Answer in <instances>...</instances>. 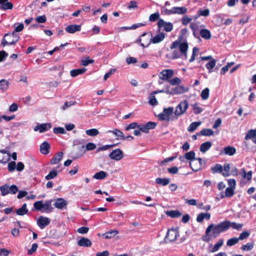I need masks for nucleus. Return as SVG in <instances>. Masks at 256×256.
<instances>
[{
	"label": "nucleus",
	"mask_w": 256,
	"mask_h": 256,
	"mask_svg": "<svg viewBox=\"0 0 256 256\" xmlns=\"http://www.w3.org/2000/svg\"><path fill=\"white\" fill-rule=\"evenodd\" d=\"M228 220H224L218 224H211L209 225L206 230L204 235L202 236V240L204 242H209L212 238V237L209 235L212 230V232L213 238H216L218 237L220 233L228 230Z\"/></svg>",
	"instance_id": "obj_1"
},
{
	"label": "nucleus",
	"mask_w": 256,
	"mask_h": 256,
	"mask_svg": "<svg viewBox=\"0 0 256 256\" xmlns=\"http://www.w3.org/2000/svg\"><path fill=\"white\" fill-rule=\"evenodd\" d=\"M188 48V43L186 41L180 42L178 40L172 42L170 46V50H174L172 54V58L177 59L182 56L186 58Z\"/></svg>",
	"instance_id": "obj_2"
},
{
	"label": "nucleus",
	"mask_w": 256,
	"mask_h": 256,
	"mask_svg": "<svg viewBox=\"0 0 256 256\" xmlns=\"http://www.w3.org/2000/svg\"><path fill=\"white\" fill-rule=\"evenodd\" d=\"M18 35L15 32L6 34L3 38L1 45L5 46L6 45H12L15 44L19 40Z\"/></svg>",
	"instance_id": "obj_3"
},
{
	"label": "nucleus",
	"mask_w": 256,
	"mask_h": 256,
	"mask_svg": "<svg viewBox=\"0 0 256 256\" xmlns=\"http://www.w3.org/2000/svg\"><path fill=\"white\" fill-rule=\"evenodd\" d=\"M0 190L2 196H4L9 194H16L18 191V188L14 184L9 186L8 184H5L4 186H0Z\"/></svg>",
	"instance_id": "obj_4"
},
{
	"label": "nucleus",
	"mask_w": 256,
	"mask_h": 256,
	"mask_svg": "<svg viewBox=\"0 0 256 256\" xmlns=\"http://www.w3.org/2000/svg\"><path fill=\"white\" fill-rule=\"evenodd\" d=\"M178 236V231L174 228H171L168 230L164 238V240L166 243H169L175 241Z\"/></svg>",
	"instance_id": "obj_5"
},
{
	"label": "nucleus",
	"mask_w": 256,
	"mask_h": 256,
	"mask_svg": "<svg viewBox=\"0 0 256 256\" xmlns=\"http://www.w3.org/2000/svg\"><path fill=\"white\" fill-rule=\"evenodd\" d=\"M165 38V34L164 32H160L156 36L152 37L150 38V42L146 46H145L143 43H140V46L145 48L148 47L150 43L158 44L162 42Z\"/></svg>",
	"instance_id": "obj_6"
},
{
	"label": "nucleus",
	"mask_w": 256,
	"mask_h": 256,
	"mask_svg": "<svg viewBox=\"0 0 256 256\" xmlns=\"http://www.w3.org/2000/svg\"><path fill=\"white\" fill-rule=\"evenodd\" d=\"M188 107V102L186 100L180 102L176 107L175 114L176 116H180L184 114Z\"/></svg>",
	"instance_id": "obj_7"
},
{
	"label": "nucleus",
	"mask_w": 256,
	"mask_h": 256,
	"mask_svg": "<svg viewBox=\"0 0 256 256\" xmlns=\"http://www.w3.org/2000/svg\"><path fill=\"white\" fill-rule=\"evenodd\" d=\"M109 157L113 160L119 161L124 156L123 152L120 148L113 150L108 155Z\"/></svg>",
	"instance_id": "obj_8"
},
{
	"label": "nucleus",
	"mask_w": 256,
	"mask_h": 256,
	"mask_svg": "<svg viewBox=\"0 0 256 256\" xmlns=\"http://www.w3.org/2000/svg\"><path fill=\"white\" fill-rule=\"evenodd\" d=\"M156 124L154 122H149L145 124H139L138 129L144 133H148L150 130L155 128Z\"/></svg>",
	"instance_id": "obj_9"
},
{
	"label": "nucleus",
	"mask_w": 256,
	"mask_h": 256,
	"mask_svg": "<svg viewBox=\"0 0 256 256\" xmlns=\"http://www.w3.org/2000/svg\"><path fill=\"white\" fill-rule=\"evenodd\" d=\"M174 71L170 69H166L162 70L159 74V78L164 80H168L172 77Z\"/></svg>",
	"instance_id": "obj_10"
},
{
	"label": "nucleus",
	"mask_w": 256,
	"mask_h": 256,
	"mask_svg": "<svg viewBox=\"0 0 256 256\" xmlns=\"http://www.w3.org/2000/svg\"><path fill=\"white\" fill-rule=\"evenodd\" d=\"M158 26L159 28L164 27V30L167 32L172 31L173 28V25L171 22H166L162 19H160L158 22Z\"/></svg>",
	"instance_id": "obj_11"
},
{
	"label": "nucleus",
	"mask_w": 256,
	"mask_h": 256,
	"mask_svg": "<svg viewBox=\"0 0 256 256\" xmlns=\"http://www.w3.org/2000/svg\"><path fill=\"white\" fill-rule=\"evenodd\" d=\"M52 126L50 123H44L42 124H38L34 128L35 132L38 131L40 133L48 131L51 128Z\"/></svg>",
	"instance_id": "obj_12"
},
{
	"label": "nucleus",
	"mask_w": 256,
	"mask_h": 256,
	"mask_svg": "<svg viewBox=\"0 0 256 256\" xmlns=\"http://www.w3.org/2000/svg\"><path fill=\"white\" fill-rule=\"evenodd\" d=\"M178 159L182 162H184L185 160H190L192 162V160H196L195 158V152L192 150L186 153L184 156H180Z\"/></svg>",
	"instance_id": "obj_13"
},
{
	"label": "nucleus",
	"mask_w": 256,
	"mask_h": 256,
	"mask_svg": "<svg viewBox=\"0 0 256 256\" xmlns=\"http://www.w3.org/2000/svg\"><path fill=\"white\" fill-rule=\"evenodd\" d=\"M50 222L48 218L40 216L37 220V224L41 229H43L50 224Z\"/></svg>",
	"instance_id": "obj_14"
},
{
	"label": "nucleus",
	"mask_w": 256,
	"mask_h": 256,
	"mask_svg": "<svg viewBox=\"0 0 256 256\" xmlns=\"http://www.w3.org/2000/svg\"><path fill=\"white\" fill-rule=\"evenodd\" d=\"M96 148V144L92 142H88L86 144V146H82L79 147V150L82 152L80 156L83 155L86 150H94Z\"/></svg>",
	"instance_id": "obj_15"
},
{
	"label": "nucleus",
	"mask_w": 256,
	"mask_h": 256,
	"mask_svg": "<svg viewBox=\"0 0 256 256\" xmlns=\"http://www.w3.org/2000/svg\"><path fill=\"white\" fill-rule=\"evenodd\" d=\"M198 160V166H195L194 162L192 163L191 162H190V167L194 171H195V172H197L201 168L202 166L203 163H204V164H205V162H203L202 158H196V160Z\"/></svg>",
	"instance_id": "obj_16"
},
{
	"label": "nucleus",
	"mask_w": 256,
	"mask_h": 256,
	"mask_svg": "<svg viewBox=\"0 0 256 256\" xmlns=\"http://www.w3.org/2000/svg\"><path fill=\"white\" fill-rule=\"evenodd\" d=\"M78 244L80 246L90 247L92 246V242L88 238L82 237L78 241Z\"/></svg>",
	"instance_id": "obj_17"
},
{
	"label": "nucleus",
	"mask_w": 256,
	"mask_h": 256,
	"mask_svg": "<svg viewBox=\"0 0 256 256\" xmlns=\"http://www.w3.org/2000/svg\"><path fill=\"white\" fill-rule=\"evenodd\" d=\"M0 8L2 10H12L13 4L8 2V0H0Z\"/></svg>",
	"instance_id": "obj_18"
},
{
	"label": "nucleus",
	"mask_w": 256,
	"mask_h": 256,
	"mask_svg": "<svg viewBox=\"0 0 256 256\" xmlns=\"http://www.w3.org/2000/svg\"><path fill=\"white\" fill-rule=\"evenodd\" d=\"M81 30L80 25L72 24L66 28V32L70 34H74L76 32H80Z\"/></svg>",
	"instance_id": "obj_19"
},
{
	"label": "nucleus",
	"mask_w": 256,
	"mask_h": 256,
	"mask_svg": "<svg viewBox=\"0 0 256 256\" xmlns=\"http://www.w3.org/2000/svg\"><path fill=\"white\" fill-rule=\"evenodd\" d=\"M10 160V154L4 150H0V163L6 164Z\"/></svg>",
	"instance_id": "obj_20"
},
{
	"label": "nucleus",
	"mask_w": 256,
	"mask_h": 256,
	"mask_svg": "<svg viewBox=\"0 0 256 256\" xmlns=\"http://www.w3.org/2000/svg\"><path fill=\"white\" fill-rule=\"evenodd\" d=\"M68 202L62 198H58L54 204V206L58 209H62L66 206Z\"/></svg>",
	"instance_id": "obj_21"
},
{
	"label": "nucleus",
	"mask_w": 256,
	"mask_h": 256,
	"mask_svg": "<svg viewBox=\"0 0 256 256\" xmlns=\"http://www.w3.org/2000/svg\"><path fill=\"white\" fill-rule=\"evenodd\" d=\"M236 152V149L231 146H228L224 148V150L221 151V154H224L230 156H233Z\"/></svg>",
	"instance_id": "obj_22"
},
{
	"label": "nucleus",
	"mask_w": 256,
	"mask_h": 256,
	"mask_svg": "<svg viewBox=\"0 0 256 256\" xmlns=\"http://www.w3.org/2000/svg\"><path fill=\"white\" fill-rule=\"evenodd\" d=\"M50 145L46 142H44L40 146V152L43 154H47L49 153Z\"/></svg>",
	"instance_id": "obj_23"
},
{
	"label": "nucleus",
	"mask_w": 256,
	"mask_h": 256,
	"mask_svg": "<svg viewBox=\"0 0 256 256\" xmlns=\"http://www.w3.org/2000/svg\"><path fill=\"white\" fill-rule=\"evenodd\" d=\"M52 200H48L44 202V203H43V210L42 212H51L53 208L52 206Z\"/></svg>",
	"instance_id": "obj_24"
},
{
	"label": "nucleus",
	"mask_w": 256,
	"mask_h": 256,
	"mask_svg": "<svg viewBox=\"0 0 256 256\" xmlns=\"http://www.w3.org/2000/svg\"><path fill=\"white\" fill-rule=\"evenodd\" d=\"M174 94H178L184 93L188 90L187 88H185L182 86H178L172 88Z\"/></svg>",
	"instance_id": "obj_25"
},
{
	"label": "nucleus",
	"mask_w": 256,
	"mask_h": 256,
	"mask_svg": "<svg viewBox=\"0 0 256 256\" xmlns=\"http://www.w3.org/2000/svg\"><path fill=\"white\" fill-rule=\"evenodd\" d=\"M28 212V210L27 208V205L26 204H22V207L18 208L16 212L17 215L18 216H24V214H26Z\"/></svg>",
	"instance_id": "obj_26"
},
{
	"label": "nucleus",
	"mask_w": 256,
	"mask_h": 256,
	"mask_svg": "<svg viewBox=\"0 0 256 256\" xmlns=\"http://www.w3.org/2000/svg\"><path fill=\"white\" fill-rule=\"evenodd\" d=\"M172 8V14H184L187 12V8L185 7H173Z\"/></svg>",
	"instance_id": "obj_27"
},
{
	"label": "nucleus",
	"mask_w": 256,
	"mask_h": 256,
	"mask_svg": "<svg viewBox=\"0 0 256 256\" xmlns=\"http://www.w3.org/2000/svg\"><path fill=\"white\" fill-rule=\"evenodd\" d=\"M63 156L62 152H58L55 154L53 158L50 160V163L54 164H58L60 161L61 160Z\"/></svg>",
	"instance_id": "obj_28"
},
{
	"label": "nucleus",
	"mask_w": 256,
	"mask_h": 256,
	"mask_svg": "<svg viewBox=\"0 0 256 256\" xmlns=\"http://www.w3.org/2000/svg\"><path fill=\"white\" fill-rule=\"evenodd\" d=\"M107 133H112L114 136H117L116 140H122V138H124V134L122 132L117 128H114L113 130H109L107 131Z\"/></svg>",
	"instance_id": "obj_29"
},
{
	"label": "nucleus",
	"mask_w": 256,
	"mask_h": 256,
	"mask_svg": "<svg viewBox=\"0 0 256 256\" xmlns=\"http://www.w3.org/2000/svg\"><path fill=\"white\" fill-rule=\"evenodd\" d=\"M212 145V144L210 142H206L200 145V150L202 152L204 153L210 148Z\"/></svg>",
	"instance_id": "obj_30"
},
{
	"label": "nucleus",
	"mask_w": 256,
	"mask_h": 256,
	"mask_svg": "<svg viewBox=\"0 0 256 256\" xmlns=\"http://www.w3.org/2000/svg\"><path fill=\"white\" fill-rule=\"evenodd\" d=\"M209 14H210V10L208 8H206L204 10L200 9L198 11L197 14L195 16V19H196L201 16L206 17V16H208Z\"/></svg>",
	"instance_id": "obj_31"
},
{
	"label": "nucleus",
	"mask_w": 256,
	"mask_h": 256,
	"mask_svg": "<svg viewBox=\"0 0 256 256\" xmlns=\"http://www.w3.org/2000/svg\"><path fill=\"white\" fill-rule=\"evenodd\" d=\"M210 218V213H200L198 214L196 218V221L198 222H202L204 219L208 220Z\"/></svg>",
	"instance_id": "obj_32"
},
{
	"label": "nucleus",
	"mask_w": 256,
	"mask_h": 256,
	"mask_svg": "<svg viewBox=\"0 0 256 256\" xmlns=\"http://www.w3.org/2000/svg\"><path fill=\"white\" fill-rule=\"evenodd\" d=\"M200 36L204 39L209 40L211 38V33L207 29H202L200 32Z\"/></svg>",
	"instance_id": "obj_33"
},
{
	"label": "nucleus",
	"mask_w": 256,
	"mask_h": 256,
	"mask_svg": "<svg viewBox=\"0 0 256 256\" xmlns=\"http://www.w3.org/2000/svg\"><path fill=\"white\" fill-rule=\"evenodd\" d=\"M170 182V179L168 178H158L156 179V182L160 185L166 186L168 185Z\"/></svg>",
	"instance_id": "obj_34"
},
{
	"label": "nucleus",
	"mask_w": 256,
	"mask_h": 256,
	"mask_svg": "<svg viewBox=\"0 0 256 256\" xmlns=\"http://www.w3.org/2000/svg\"><path fill=\"white\" fill-rule=\"evenodd\" d=\"M224 244V240L223 239H219L218 242L214 245L212 248L210 250L212 252H214L219 250L220 248Z\"/></svg>",
	"instance_id": "obj_35"
},
{
	"label": "nucleus",
	"mask_w": 256,
	"mask_h": 256,
	"mask_svg": "<svg viewBox=\"0 0 256 256\" xmlns=\"http://www.w3.org/2000/svg\"><path fill=\"white\" fill-rule=\"evenodd\" d=\"M9 86V82L4 79L0 80V90L4 92L6 90Z\"/></svg>",
	"instance_id": "obj_36"
},
{
	"label": "nucleus",
	"mask_w": 256,
	"mask_h": 256,
	"mask_svg": "<svg viewBox=\"0 0 256 256\" xmlns=\"http://www.w3.org/2000/svg\"><path fill=\"white\" fill-rule=\"evenodd\" d=\"M86 71V68H79L72 70L70 72V76L72 77H76L78 74H82Z\"/></svg>",
	"instance_id": "obj_37"
},
{
	"label": "nucleus",
	"mask_w": 256,
	"mask_h": 256,
	"mask_svg": "<svg viewBox=\"0 0 256 256\" xmlns=\"http://www.w3.org/2000/svg\"><path fill=\"white\" fill-rule=\"evenodd\" d=\"M240 174L244 178H246L248 180H250L252 177V171H249L248 173L246 172L245 170L242 168L241 170Z\"/></svg>",
	"instance_id": "obj_38"
},
{
	"label": "nucleus",
	"mask_w": 256,
	"mask_h": 256,
	"mask_svg": "<svg viewBox=\"0 0 256 256\" xmlns=\"http://www.w3.org/2000/svg\"><path fill=\"white\" fill-rule=\"evenodd\" d=\"M228 228L231 227L234 229L236 230H240L242 228V224H237L235 222H230V221L228 220Z\"/></svg>",
	"instance_id": "obj_39"
},
{
	"label": "nucleus",
	"mask_w": 256,
	"mask_h": 256,
	"mask_svg": "<svg viewBox=\"0 0 256 256\" xmlns=\"http://www.w3.org/2000/svg\"><path fill=\"white\" fill-rule=\"evenodd\" d=\"M201 122H193L190 124L188 128V130L190 132H194L197 128L200 126Z\"/></svg>",
	"instance_id": "obj_40"
},
{
	"label": "nucleus",
	"mask_w": 256,
	"mask_h": 256,
	"mask_svg": "<svg viewBox=\"0 0 256 256\" xmlns=\"http://www.w3.org/2000/svg\"><path fill=\"white\" fill-rule=\"evenodd\" d=\"M118 233V230H111L106 232L104 236L106 239H108L114 237Z\"/></svg>",
	"instance_id": "obj_41"
},
{
	"label": "nucleus",
	"mask_w": 256,
	"mask_h": 256,
	"mask_svg": "<svg viewBox=\"0 0 256 256\" xmlns=\"http://www.w3.org/2000/svg\"><path fill=\"white\" fill-rule=\"evenodd\" d=\"M214 134V132L209 128H204L202 129L199 133V134L204 136H212Z\"/></svg>",
	"instance_id": "obj_42"
},
{
	"label": "nucleus",
	"mask_w": 256,
	"mask_h": 256,
	"mask_svg": "<svg viewBox=\"0 0 256 256\" xmlns=\"http://www.w3.org/2000/svg\"><path fill=\"white\" fill-rule=\"evenodd\" d=\"M106 173L104 171H100L96 172L93 176V178L96 180H102L106 176Z\"/></svg>",
	"instance_id": "obj_43"
},
{
	"label": "nucleus",
	"mask_w": 256,
	"mask_h": 256,
	"mask_svg": "<svg viewBox=\"0 0 256 256\" xmlns=\"http://www.w3.org/2000/svg\"><path fill=\"white\" fill-rule=\"evenodd\" d=\"M166 214L171 218H175L180 217L182 214L178 210H170L166 212Z\"/></svg>",
	"instance_id": "obj_44"
},
{
	"label": "nucleus",
	"mask_w": 256,
	"mask_h": 256,
	"mask_svg": "<svg viewBox=\"0 0 256 256\" xmlns=\"http://www.w3.org/2000/svg\"><path fill=\"white\" fill-rule=\"evenodd\" d=\"M216 61L215 60L212 59L209 62H208L206 65V68L208 70V72L211 73L212 72V68H214V66L216 65Z\"/></svg>",
	"instance_id": "obj_45"
},
{
	"label": "nucleus",
	"mask_w": 256,
	"mask_h": 256,
	"mask_svg": "<svg viewBox=\"0 0 256 256\" xmlns=\"http://www.w3.org/2000/svg\"><path fill=\"white\" fill-rule=\"evenodd\" d=\"M211 170L213 173H221L222 171V166L221 164H216L211 168Z\"/></svg>",
	"instance_id": "obj_46"
},
{
	"label": "nucleus",
	"mask_w": 256,
	"mask_h": 256,
	"mask_svg": "<svg viewBox=\"0 0 256 256\" xmlns=\"http://www.w3.org/2000/svg\"><path fill=\"white\" fill-rule=\"evenodd\" d=\"M58 172L55 170H52L50 171L49 174L45 176V179L46 180H50L58 176Z\"/></svg>",
	"instance_id": "obj_47"
},
{
	"label": "nucleus",
	"mask_w": 256,
	"mask_h": 256,
	"mask_svg": "<svg viewBox=\"0 0 256 256\" xmlns=\"http://www.w3.org/2000/svg\"><path fill=\"white\" fill-rule=\"evenodd\" d=\"M256 136V130H250L248 131L246 134L245 139L248 140L250 138H254Z\"/></svg>",
	"instance_id": "obj_48"
},
{
	"label": "nucleus",
	"mask_w": 256,
	"mask_h": 256,
	"mask_svg": "<svg viewBox=\"0 0 256 256\" xmlns=\"http://www.w3.org/2000/svg\"><path fill=\"white\" fill-rule=\"evenodd\" d=\"M34 207L36 210L42 212L44 207L42 202L41 200L36 202L34 204Z\"/></svg>",
	"instance_id": "obj_49"
},
{
	"label": "nucleus",
	"mask_w": 256,
	"mask_h": 256,
	"mask_svg": "<svg viewBox=\"0 0 256 256\" xmlns=\"http://www.w3.org/2000/svg\"><path fill=\"white\" fill-rule=\"evenodd\" d=\"M86 133L87 135L94 136H97L99 134L98 130L96 128H92L86 131Z\"/></svg>",
	"instance_id": "obj_50"
},
{
	"label": "nucleus",
	"mask_w": 256,
	"mask_h": 256,
	"mask_svg": "<svg viewBox=\"0 0 256 256\" xmlns=\"http://www.w3.org/2000/svg\"><path fill=\"white\" fill-rule=\"evenodd\" d=\"M209 88H206L203 90L201 92L200 96L202 100H207L209 96Z\"/></svg>",
	"instance_id": "obj_51"
},
{
	"label": "nucleus",
	"mask_w": 256,
	"mask_h": 256,
	"mask_svg": "<svg viewBox=\"0 0 256 256\" xmlns=\"http://www.w3.org/2000/svg\"><path fill=\"white\" fill-rule=\"evenodd\" d=\"M239 241L238 238H232L226 242V244L228 246H232L236 244H237Z\"/></svg>",
	"instance_id": "obj_52"
},
{
	"label": "nucleus",
	"mask_w": 256,
	"mask_h": 256,
	"mask_svg": "<svg viewBox=\"0 0 256 256\" xmlns=\"http://www.w3.org/2000/svg\"><path fill=\"white\" fill-rule=\"evenodd\" d=\"M192 109L195 114H199L202 111V108L200 107L199 104L198 103H196L192 106Z\"/></svg>",
	"instance_id": "obj_53"
},
{
	"label": "nucleus",
	"mask_w": 256,
	"mask_h": 256,
	"mask_svg": "<svg viewBox=\"0 0 256 256\" xmlns=\"http://www.w3.org/2000/svg\"><path fill=\"white\" fill-rule=\"evenodd\" d=\"M254 248V244L252 242L247 243L246 244H244L242 246L241 250L245 251H248Z\"/></svg>",
	"instance_id": "obj_54"
},
{
	"label": "nucleus",
	"mask_w": 256,
	"mask_h": 256,
	"mask_svg": "<svg viewBox=\"0 0 256 256\" xmlns=\"http://www.w3.org/2000/svg\"><path fill=\"white\" fill-rule=\"evenodd\" d=\"M94 62V60L90 59L88 57L85 58L84 59H82L81 60V64L84 66H87L89 64H93Z\"/></svg>",
	"instance_id": "obj_55"
},
{
	"label": "nucleus",
	"mask_w": 256,
	"mask_h": 256,
	"mask_svg": "<svg viewBox=\"0 0 256 256\" xmlns=\"http://www.w3.org/2000/svg\"><path fill=\"white\" fill-rule=\"evenodd\" d=\"M234 188H227L225 190V196L231 197L234 194Z\"/></svg>",
	"instance_id": "obj_56"
},
{
	"label": "nucleus",
	"mask_w": 256,
	"mask_h": 256,
	"mask_svg": "<svg viewBox=\"0 0 256 256\" xmlns=\"http://www.w3.org/2000/svg\"><path fill=\"white\" fill-rule=\"evenodd\" d=\"M152 94H151L148 102L152 106H156L158 104V102L155 96Z\"/></svg>",
	"instance_id": "obj_57"
},
{
	"label": "nucleus",
	"mask_w": 256,
	"mask_h": 256,
	"mask_svg": "<svg viewBox=\"0 0 256 256\" xmlns=\"http://www.w3.org/2000/svg\"><path fill=\"white\" fill-rule=\"evenodd\" d=\"M160 14L158 12H156L150 15L149 20L150 22H155L159 18Z\"/></svg>",
	"instance_id": "obj_58"
},
{
	"label": "nucleus",
	"mask_w": 256,
	"mask_h": 256,
	"mask_svg": "<svg viewBox=\"0 0 256 256\" xmlns=\"http://www.w3.org/2000/svg\"><path fill=\"white\" fill-rule=\"evenodd\" d=\"M168 82L172 86H174V85H177V84L178 85V84H179L180 83L181 80H180L178 78L175 77L173 79H172L171 80H169Z\"/></svg>",
	"instance_id": "obj_59"
},
{
	"label": "nucleus",
	"mask_w": 256,
	"mask_h": 256,
	"mask_svg": "<svg viewBox=\"0 0 256 256\" xmlns=\"http://www.w3.org/2000/svg\"><path fill=\"white\" fill-rule=\"evenodd\" d=\"M139 124H138L136 122H132L128 124L126 128V130H128L130 129H134L136 128H138Z\"/></svg>",
	"instance_id": "obj_60"
},
{
	"label": "nucleus",
	"mask_w": 256,
	"mask_h": 256,
	"mask_svg": "<svg viewBox=\"0 0 256 256\" xmlns=\"http://www.w3.org/2000/svg\"><path fill=\"white\" fill-rule=\"evenodd\" d=\"M192 20V18L185 16L182 19V24L183 25L186 26L189 24Z\"/></svg>",
	"instance_id": "obj_61"
},
{
	"label": "nucleus",
	"mask_w": 256,
	"mask_h": 256,
	"mask_svg": "<svg viewBox=\"0 0 256 256\" xmlns=\"http://www.w3.org/2000/svg\"><path fill=\"white\" fill-rule=\"evenodd\" d=\"M53 132L56 134H63L66 133L65 130L63 128L61 127L54 128L53 130Z\"/></svg>",
	"instance_id": "obj_62"
},
{
	"label": "nucleus",
	"mask_w": 256,
	"mask_h": 256,
	"mask_svg": "<svg viewBox=\"0 0 256 256\" xmlns=\"http://www.w3.org/2000/svg\"><path fill=\"white\" fill-rule=\"evenodd\" d=\"M46 20V18L45 15L38 16L36 18V20L38 23H44Z\"/></svg>",
	"instance_id": "obj_63"
},
{
	"label": "nucleus",
	"mask_w": 256,
	"mask_h": 256,
	"mask_svg": "<svg viewBox=\"0 0 256 256\" xmlns=\"http://www.w3.org/2000/svg\"><path fill=\"white\" fill-rule=\"evenodd\" d=\"M38 247V245L36 243L32 244L31 248L28 250V254L29 255L32 254L36 250Z\"/></svg>",
	"instance_id": "obj_64"
}]
</instances>
